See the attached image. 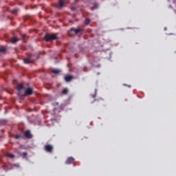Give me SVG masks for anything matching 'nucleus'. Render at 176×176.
Here are the masks:
<instances>
[{
    "label": "nucleus",
    "instance_id": "f03ea898",
    "mask_svg": "<svg viewBox=\"0 0 176 176\" xmlns=\"http://www.w3.org/2000/svg\"><path fill=\"white\" fill-rule=\"evenodd\" d=\"M83 32L81 29H75L74 28H70V30L67 32L69 36H74L75 34H78L80 32Z\"/></svg>",
    "mask_w": 176,
    "mask_h": 176
},
{
    "label": "nucleus",
    "instance_id": "423d86ee",
    "mask_svg": "<svg viewBox=\"0 0 176 176\" xmlns=\"http://www.w3.org/2000/svg\"><path fill=\"white\" fill-rule=\"evenodd\" d=\"M33 93V89L31 87H28L24 90V94L26 96H32Z\"/></svg>",
    "mask_w": 176,
    "mask_h": 176
},
{
    "label": "nucleus",
    "instance_id": "a211bd4d",
    "mask_svg": "<svg viewBox=\"0 0 176 176\" xmlns=\"http://www.w3.org/2000/svg\"><path fill=\"white\" fill-rule=\"evenodd\" d=\"M173 3L175 6V9H174L173 11H174V13L176 14V0H173Z\"/></svg>",
    "mask_w": 176,
    "mask_h": 176
},
{
    "label": "nucleus",
    "instance_id": "5701e85b",
    "mask_svg": "<svg viewBox=\"0 0 176 176\" xmlns=\"http://www.w3.org/2000/svg\"><path fill=\"white\" fill-rule=\"evenodd\" d=\"M169 8H173V7H172L171 6H169Z\"/></svg>",
    "mask_w": 176,
    "mask_h": 176
},
{
    "label": "nucleus",
    "instance_id": "2eb2a0df",
    "mask_svg": "<svg viewBox=\"0 0 176 176\" xmlns=\"http://www.w3.org/2000/svg\"><path fill=\"white\" fill-rule=\"evenodd\" d=\"M67 94H68V89H67V88L63 89L62 91V94L67 95Z\"/></svg>",
    "mask_w": 176,
    "mask_h": 176
},
{
    "label": "nucleus",
    "instance_id": "aec40b11",
    "mask_svg": "<svg viewBox=\"0 0 176 176\" xmlns=\"http://www.w3.org/2000/svg\"><path fill=\"white\" fill-rule=\"evenodd\" d=\"M25 37H26V34H22V35H21L22 39H25Z\"/></svg>",
    "mask_w": 176,
    "mask_h": 176
},
{
    "label": "nucleus",
    "instance_id": "ddd939ff",
    "mask_svg": "<svg viewBox=\"0 0 176 176\" xmlns=\"http://www.w3.org/2000/svg\"><path fill=\"white\" fill-rule=\"evenodd\" d=\"M7 157H10L11 159H14L15 155L13 153H7Z\"/></svg>",
    "mask_w": 176,
    "mask_h": 176
},
{
    "label": "nucleus",
    "instance_id": "4be33fe9",
    "mask_svg": "<svg viewBox=\"0 0 176 176\" xmlns=\"http://www.w3.org/2000/svg\"><path fill=\"white\" fill-rule=\"evenodd\" d=\"M17 12H18L17 10H14V11H12V13H14V14H16Z\"/></svg>",
    "mask_w": 176,
    "mask_h": 176
},
{
    "label": "nucleus",
    "instance_id": "dca6fc26",
    "mask_svg": "<svg viewBox=\"0 0 176 176\" xmlns=\"http://www.w3.org/2000/svg\"><path fill=\"white\" fill-rule=\"evenodd\" d=\"M6 51V48L5 47H0V52H5Z\"/></svg>",
    "mask_w": 176,
    "mask_h": 176
},
{
    "label": "nucleus",
    "instance_id": "9d476101",
    "mask_svg": "<svg viewBox=\"0 0 176 176\" xmlns=\"http://www.w3.org/2000/svg\"><path fill=\"white\" fill-rule=\"evenodd\" d=\"M73 78H74V77L71 75L65 76V80L67 82L72 81L73 80Z\"/></svg>",
    "mask_w": 176,
    "mask_h": 176
},
{
    "label": "nucleus",
    "instance_id": "6e6552de",
    "mask_svg": "<svg viewBox=\"0 0 176 176\" xmlns=\"http://www.w3.org/2000/svg\"><path fill=\"white\" fill-rule=\"evenodd\" d=\"M24 136L25 137V138L27 139H31L32 138V135L30 132V130H26L25 132H24Z\"/></svg>",
    "mask_w": 176,
    "mask_h": 176
},
{
    "label": "nucleus",
    "instance_id": "7ed1b4c3",
    "mask_svg": "<svg viewBox=\"0 0 176 176\" xmlns=\"http://www.w3.org/2000/svg\"><path fill=\"white\" fill-rule=\"evenodd\" d=\"M24 89V86L22 84H19L16 85V89L17 90V96L19 98H22L23 96V89Z\"/></svg>",
    "mask_w": 176,
    "mask_h": 176
},
{
    "label": "nucleus",
    "instance_id": "39448f33",
    "mask_svg": "<svg viewBox=\"0 0 176 176\" xmlns=\"http://www.w3.org/2000/svg\"><path fill=\"white\" fill-rule=\"evenodd\" d=\"M44 150L47 153H52L54 146L52 144H45L44 146Z\"/></svg>",
    "mask_w": 176,
    "mask_h": 176
},
{
    "label": "nucleus",
    "instance_id": "412c9836",
    "mask_svg": "<svg viewBox=\"0 0 176 176\" xmlns=\"http://www.w3.org/2000/svg\"><path fill=\"white\" fill-rule=\"evenodd\" d=\"M71 10L72 11H75L76 10V7H72Z\"/></svg>",
    "mask_w": 176,
    "mask_h": 176
},
{
    "label": "nucleus",
    "instance_id": "0eeeda50",
    "mask_svg": "<svg viewBox=\"0 0 176 176\" xmlns=\"http://www.w3.org/2000/svg\"><path fill=\"white\" fill-rule=\"evenodd\" d=\"M34 60L32 58L31 56H29L28 57L23 59V62L25 64H30L32 63Z\"/></svg>",
    "mask_w": 176,
    "mask_h": 176
},
{
    "label": "nucleus",
    "instance_id": "9b49d317",
    "mask_svg": "<svg viewBox=\"0 0 176 176\" xmlns=\"http://www.w3.org/2000/svg\"><path fill=\"white\" fill-rule=\"evenodd\" d=\"M52 72L54 74H58L59 73H60V70L58 69H52Z\"/></svg>",
    "mask_w": 176,
    "mask_h": 176
},
{
    "label": "nucleus",
    "instance_id": "6ab92c4d",
    "mask_svg": "<svg viewBox=\"0 0 176 176\" xmlns=\"http://www.w3.org/2000/svg\"><path fill=\"white\" fill-rule=\"evenodd\" d=\"M98 6H99L98 3H94V7L96 9H98Z\"/></svg>",
    "mask_w": 176,
    "mask_h": 176
},
{
    "label": "nucleus",
    "instance_id": "f3484780",
    "mask_svg": "<svg viewBox=\"0 0 176 176\" xmlns=\"http://www.w3.org/2000/svg\"><path fill=\"white\" fill-rule=\"evenodd\" d=\"M27 156H28V153H27V152H23V153H22V157H23V159L26 158Z\"/></svg>",
    "mask_w": 176,
    "mask_h": 176
},
{
    "label": "nucleus",
    "instance_id": "1a4fd4ad",
    "mask_svg": "<svg viewBox=\"0 0 176 176\" xmlns=\"http://www.w3.org/2000/svg\"><path fill=\"white\" fill-rule=\"evenodd\" d=\"M75 159L73 157H69L65 161L66 164H72L74 162Z\"/></svg>",
    "mask_w": 176,
    "mask_h": 176
},
{
    "label": "nucleus",
    "instance_id": "f257e3e1",
    "mask_svg": "<svg viewBox=\"0 0 176 176\" xmlns=\"http://www.w3.org/2000/svg\"><path fill=\"white\" fill-rule=\"evenodd\" d=\"M44 38L46 42H51L58 38L57 34H50L49 33H47L45 34Z\"/></svg>",
    "mask_w": 176,
    "mask_h": 176
},
{
    "label": "nucleus",
    "instance_id": "f8f14e48",
    "mask_svg": "<svg viewBox=\"0 0 176 176\" xmlns=\"http://www.w3.org/2000/svg\"><path fill=\"white\" fill-rule=\"evenodd\" d=\"M18 41V38L16 36H14L12 39H11V43L14 44L16 43Z\"/></svg>",
    "mask_w": 176,
    "mask_h": 176
},
{
    "label": "nucleus",
    "instance_id": "20e7f679",
    "mask_svg": "<svg viewBox=\"0 0 176 176\" xmlns=\"http://www.w3.org/2000/svg\"><path fill=\"white\" fill-rule=\"evenodd\" d=\"M69 1L67 0H59L57 6V8L58 10L62 9L66 4H67Z\"/></svg>",
    "mask_w": 176,
    "mask_h": 176
},
{
    "label": "nucleus",
    "instance_id": "4468645a",
    "mask_svg": "<svg viewBox=\"0 0 176 176\" xmlns=\"http://www.w3.org/2000/svg\"><path fill=\"white\" fill-rule=\"evenodd\" d=\"M90 23H91V20L89 19H85L84 21L85 25H88L90 24Z\"/></svg>",
    "mask_w": 176,
    "mask_h": 176
}]
</instances>
